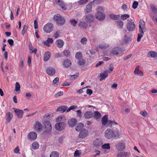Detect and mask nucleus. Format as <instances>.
<instances>
[{
	"label": "nucleus",
	"instance_id": "9b49d317",
	"mask_svg": "<svg viewBox=\"0 0 157 157\" xmlns=\"http://www.w3.org/2000/svg\"><path fill=\"white\" fill-rule=\"evenodd\" d=\"M125 147V144L122 143L117 144L115 146L116 149L118 151H121L124 150Z\"/></svg>",
	"mask_w": 157,
	"mask_h": 157
},
{
	"label": "nucleus",
	"instance_id": "de8ad7c7",
	"mask_svg": "<svg viewBox=\"0 0 157 157\" xmlns=\"http://www.w3.org/2000/svg\"><path fill=\"white\" fill-rule=\"evenodd\" d=\"M140 114L145 117H148V115L147 113L145 111H140Z\"/></svg>",
	"mask_w": 157,
	"mask_h": 157
},
{
	"label": "nucleus",
	"instance_id": "052dcab7",
	"mask_svg": "<svg viewBox=\"0 0 157 157\" xmlns=\"http://www.w3.org/2000/svg\"><path fill=\"white\" fill-rule=\"evenodd\" d=\"M28 27L26 25H24L23 27V29L21 31V33L23 35L26 32Z\"/></svg>",
	"mask_w": 157,
	"mask_h": 157
},
{
	"label": "nucleus",
	"instance_id": "a19ab883",
	"mask_svg": "<svg viewBox=\"0 0 157 157\" xmlns=\"http://www.w3.org/2000/svg\"><path fill=\"white\" fill-rule=\"evenodd\" d=\"M150 7L152 12L154 14H156L157 13V8L153 4H151L150 5Z\"/></svg>",
	"mask_w": 157,
	"mask_h": 157
},
{
	"label": "nucleus",
	"instance_id": "e433bc0d",
	"mask_svg": "<svg viewBox=\"0 0 157 157\" xmlns=\"http://www.w3.org/2000/svg\"><path fill=\"white\" fill-rule=\"evenodd\" d=\"M109 17L113 20H117L120 19V16L119 15L111 14L109 15Z\"/></svg>",
	"mask_w": 157,
	"mask_h": 157
},
{
	"label": "nucleus",
	"instance_id": "bb28decb",
	"mask_svg": "<svg viewBox=\"0 0 157 157\" xmlns=\"http://www.w3.org/2000/svg\"><path fill=\"white\" fill-rule=\"evenodd\" d=\"M56 3L60 6L64 10L66 9L64 4L61 0H55Z\"/></svg>",
	"mask_w": 157,
	"mask_h": 157
},
{
	"label": "nucleus",
	"instance_id": "6e6552de",
	"mask_svg": "<svg viewBox=\"0 0 157 157\" xmlns=\"http://www.w3.org/2000/svg\"><path fill=\"white\" fill-rule=\"evenodd\" d=\"M139 32L142 34H144V31H145L146 29L145 22L143 20L141 19L139 21Z\"/></svg>",
	"mask_w": 157,
	"mask_h": 157
},
{
	"label": "nucleus",
	"instance_id": "0eeeda50",
	"mask_svg": "<svg viewBox=\"0 0 157 157\" xmlns=\"http://www.w3.org/2000/svg\"><path fill=\"white\" fill-rule=\"evenodd\" d=\"M44 125L45 126V131L46 133H48L50 132L52 129L51 124L48 121H44Z\"/></svg>",
	"mask_w": 157,
	"mask_h": 157
},
{
	"label": "nucleus",
	"instance_id": "2eb2a0df",
	"mask_svg": "<svg viewBox=\"0 0 157 157\" xmlns=\"http://www.w3.org/2000/svg\"><path fill=\"white\" fill-rule=\"evenodd\" d=\"M88 134L87 130L85 129H83L80 132L79 136L80 138H84L87 136Z\"/></svg>",
	"mask_w": 157,
	"mask_h": 157
},
{
	"label": "nucleus",
	"instance_id": "bf43d9fd",
	"mask_svg": "<svg viewBox=\"0 0 157 157\" xmlns=\"http://www.w3.org/2000/svg\"><path fill=\"white\" fill-rule=\"evenodd\" d=\"M70 22L71 24L73 26H75L76 24L77 23V21L75 19H72L70 21Z\"/></svg>",
	"mask_w": 157,
	"mask_h": 157
},
{
	"label": "nucleus",
	"instance_id": "4d7b16f0",
	"mask_svg": "<svg viewBox=\"0 0 157 157\" xmlns=\"http://www.w3.org/2000/svg\"><path fill=\"white\" fill-rule=\"evenodd\" d=\"M109 45H105V44L100 45H99V48L101 49H105L106 48L108 47Z\"/></svg>",
	"mask_w": 157,
	"mask_h": 157
},
{
	"label": "nucleus",
	"instance_id": "20e7f679",
	"mask_svg": "<svg viewBox=\"0 0 157 157\" xmlns=\"http://www.w3.org/2000/svg\"><path fill=\"white\" fill-rule=\"evenodd\" d=\"M53 29V25L52 23H48L45 25L43 27L44 31L46 33H49Z\"/></svg>",
	"mask_w": 157,
	"mask_h": 157
},
{
	"label": "nucleus",
	"instance_id": "864d4df0",
	"mask_svg": "<svg viewBox=\"0 0 157 157\" xmlns=\"http://www.w3.org/2000/svg\"><path fill=\"white\" fill-rule=\"evenodd\" d=\"M77 108V106L76 105H73L71 106L69 108L67 109V112H68L70 111L71 110H73L74 109Z\"/></svg>",
	"mask_w": 157,
	"mask_h": 157
},
{
	"label": "nucleus",
	"instance_id": "338daca9",
	"mask_svg": "<svg viewBox=\"0 0 157 157\" xmlns=\"http://www.w3.org/2000/svg\"><path fill=\"white\" fill-rule=\"evenodd\" d=\"M132 55V54H130L127 55V56H125L124 57V60H127V59H129L131 57Z\"/></svg>",
	"mask_w": 157,
	"mask_h": 157
},
{
	"label": "nucleus",
	"instance_id": "b1692460",
	"mask_svg": "<svg viewBox=\"0 0 157 157\" xmlns=\"http://www.w3.org/2000/svg\"><path fill=\"white\" fill-rule=\"evenodd\" d=\"M84 127V124L82 123H80L78 124L75 128V130L78 132L82 130Z\"/></svg>",
	"mask_w": 157,
	"mask_h": 157
},
{
	"label": "nucleus",
	"instance_id": "423d86ee",
	"mask_svg": "<svg viewBox=\"0 0 157 157\" xmlns=\"http://www.w3.org/2000/svg\"><path fill=\"white\" fill-rule=\"evenodd\" d=\"M123 53L122 49L120 48H114L111 51L110 55L111 56L117 55L121 54Z\"/></svg>",
	"mask_w": 157,
	"mask_h": 157
},
{
	"label": "nucleus",
	"instance_id": "cd10ccee",
	"mask_svg": "<svg viewBox=\"0 0 157 157\" xmlns=\"http://www.w3.org/2000/svg\"><path fill=\"white\" fill-rule=\"evenodd\" d=\"M93 116V113L92 112L88 111L86 112L84 114V116L86 118L89 119Z\"/></svg>",
	"mask_w": 157,
	"mask_h": 157
},
{
	"label": "nucleus",
	"instance_id": "13d9d810",
	"mask_svg": "<svg viewBox=\"0 0 157 157\" xmlns=\"http://www.w3.org/2000/svg\"><path fill=\"white\" fill-rule=\"evenodd\" d=\"M81 153L80 151L77 150L75 151L74 155L75 157H79V156L81 154Z\"/></svg>",
	"mask_w": 157,
	"mask_h": 157
},
{
	"label": "nucleus",
	"instance_id": "4be33fe9",
	"mask_svg": "<svg viewBox=\"0 0 157 157\" xmlns=\"http://www.w3.org/2000/svg\"><path fill=\"white\" fill-rule=\"evenodd\" d=\"M115 24L117 27L118 29H121L123 28L124 25V22L122 21L119 20L116 21L115 22Z\"/></svg>",
	"mask_w": 157,
	"mask_h": 157
},
{
	"label": "nucleus",
	"instance_id": "58836bf2",
	"mask_svg": "<svg viewBox=\"0 0 157 157\" xmlns=\"http://www.w3.org/2000/svg\"><path fill=\"white\" fill-rule=\"evenodd\" d=\"M50 157H59V154L56 151L52 152L50 155Z\"/></svg>",
	"mask_w": 157,
	"mask_h": 157
},
{
	"label": "nucleus",
	"instance_id": "a211bd4d",
	"mask_svg": "<svg viewBox=\"0 0 157 157\" xmlns=\"http://www.w3.org/2000/svg\"><path fill=\"white\" fill-rule=\"evenodd\" d=\"M77 122V120L75 118H71L68 121V124L70 127H73Z\"/></svg>",
	"mask_w": 157,
	"mask_h": 157
},
{
	"label": "nucleus",
	"instance_id": "9d476101",
	"mask_svg": "<svg viewBox=\"0 0 157 157\" xmlns=\"http://www.w3.org/2000/svg\"><path fill=\"white\" fill-rule=\"evenodd\" d=\"M66 121L67 118L64 115H61L58 117L56 119V121L57 123L66 124Z\"/></svg>",
	"mask_w": 157,
	"mask_h": 157
},
{
	"label": "nucleus",
	"instance_id": "0e129e2a",
	"mask_svg": "<svg viewBox=\"0 0 157 157\" xmlns=\"http://www.w3.org/2000/svg\"><path fill=\"white\" fill-rule=\"evenodd\" d=\"M143 35L141 33V34H138V37L137 39V41L138 42H140L141 40V38L142 37Z\"/></svg>",
	"mask_w": 157,
	"mask_h": 157
},
{
	"label": "nucleus",
	"instance_id": "37998d69",
	"mask_svg": "<svg viewBox=\"0 0 157 157\" xmlns=\"http://www.w3.org/2000/svg\"><path fill=\"white\" fill-rule=\"evenodd\" d=\"M13 109L14 110L15 114L18 118H19L20 117V109H17L14 108H13Z\"/></svg>",
	"mask_w": 157,
	"mask_h": 157
},
{
	"label": "nucleus",
	"instance_id": "8fccbe9b",
	"mask_svg": "<svg viewBox=\"0 0 157 157\" xmlns=\"http://www.w3.org/2000/svg\"><path fill=\"white\" fill-rule=\"evenodd\" d=\"M15 91L17 92L20 91V84L18 82H17L16 83Z\"/></svg>",
	"mask_w": 157,
	"mask_h": 157
},
{
	"label": "nucleus",
	"instance_id": "774afa93",
	"mask_svg": "<svg viewBox=\"0 0 157 157\" xmlns=\"http://www.w3.org/2000/svg\"><path fill=\"white\" fill-rule=\"evenodd\" d=\"M14 153H19V150L18 146H17V147L14 149Z\"/></svg>",
	"mask_w": 157,
	"mask_h": 157
},
{
	"label": "nucleus",
	"instance_id": "ddd939ff",
	"mask_svg": "<svg viewBox=\"0 0 157 157\" xmlns=\"http://www.w3.org/2000/svg\"><path fill=\"white\" fill-rule=\"evenodd\" d=\"M94 17L93 15L89 14L85 16V20L87 22L90 23L94 21Z\"/></svg>",
	"mask_w": 157,
	"mask_h": 157
},
{
	"label": "nucleus",
	"instance_id": "c756f323",
	"mask_svg": "<svg viewBox=\"0 0 157 157\" xmlns=\"http://www.w3.org/2000/svg\"><path fill=\"white\" fill-rule=\"evenodd\" d=\"M67 107L66 106H61L59 107L56 109L57 111H59L60 113H63L67 109Z\"/></svg>",
	"mask_w": 157,
	"mask_h": 157
},
{
	"label": "nucleus",
	"instance_id": "393cba45",
	"mask_svg": "<svg viewBox=\"0 0 157 157\" xmlns=\"http://www.w3.org/2000/svg\"><path fill=\"white\" fill-rule=\"evenodd\" d=\"M7 117L6 118V124H7L9 123L12 120L13 117L12 114L8 112L6 114Z\"/></svg>",
	"mask_w": 157,
	"mask_h": 157
},
{
	"label": "nucleus",
	"instance_id": "6e6d98bb",
	"mask_svg": "<svg viewBox=\"0 0 157 157\" xmlns=\"http://www.w3.org/2000/svg\"><path fill=\"white\" fill-rule=\"evenodd\" d=\"M64 55L66 57H67L70 56V52L68 50H65L63 51Z\"/></svg>",
	"mask_w": 157,
	"mask_h": 157
},
{
	"label": "nucleus",
	"instance_id": "f257e3e1",
	"mask_svg": "<svg viewBox=\"0 0 157 157\" xmlns=\"http://www.w3.org/2000/svg\"><path fill=\"white\" fill-rule=\"evenodd\" d=\"M120 134L118 131H113L112 129H108L105 132V136L107 139H111L113 137H118Z\"/></svg>",
	"mask_w": 157,
	"mask_h": 157
},
{
	"label": "nucleus",
	"instance_id": "ea45409f",
	"mask_svg": "<svg viewBox=\"0 0 157 157\" xmlns=\"http://www.w3.org/2000/svg\"><path fill=\"white\" fill-rule=\"evenodd\" d=\"M85 60L82 58L78 59V63L79 65H83L85 64Z\"/></svg>",
	"mask_w": 157,
	"mask_h": 157
},
{
	"label": "nucleus",
	"instance_id": "c9c22d12",
	"mask_svg": "<svg viewBox=\"0 0 157 157\" xmlns=\"http://www.w3.org/2000/svg\"><path fill=\"white\" fill-rule=\"evenodd\" d=\"M148 55L152 57L157 59V52L154 51H150L148 53Z\"/></svg>",
	"mask_w": 157,
	"mask_h": 157
},
{
	"label": "nucleus",
	"instance_id": "1a4fd4ad",
	"mask_svg": "<svg viewBox=\"0 0 157 157\" xmlns=\"http://www.w3.org/2000/svg\"><path fill=\"white\" fill-rule=\"evenodd\" d=\"M66 126V124L57 122L55 125V128L57 130L61 131L64 129Z\"/></svg>",
	"mask_w": 157,
	"mask_h": 157
},
{
	"label": "nucleus",
	"instance_id": "7ed1b4c3",
	"mask_svg": "<svg viewBox=\"0 0 157 157\" xmlns=\"http://www.w3.org/2000/svg\"><path fill=\"white\" fill-rule=\"evenodd\" d=\"M127 21V22L126 24V27L127 30L129 31H133L136 28V25L134 23L128 19Z\"/></svg>",
	"mask_w": 157,
	"mask_h": 157
},
{
	"label": "nucleus",
	"instance_id": "c85d7f7f",
	"mask_svg": "<svg viewBox=\"0 0 157 157\" xmlns=\"http://www.w3.org/2000/svg\"><path fill=\"white\" fill-rule=\"evenodd\" d=\"M56 44L58 47L61 48L63 47L64 42L61 40H58L56 41Z\"/></svg>",
	"mask_w": 157,
	"mask_h": 157
},
{
	"label": "nucleus",
	"instance_id": "6ab92c4d",
	"mask_svg": "<svg viewBox=\"0 0 157 157\" xmlns=\"http://www.w3.org/2000/svg\"><path fill=\"white\" fill-rule=\"evenodd\" d=\"M131 155L130 153L125 151H122L119 152L117 155V157H123L124 156L125 157H129Z\"/></svg>",
	"mask_w": 157,
	"mask_h": 157
},
{
	"label": "nucleus",
	"instance_id": "79ce46f5",
	"mask_svg": "<svg viewBox=\"0 0 157 157\" xmlns=\"http://www.w3.org/2000/svg\"><path fill=\"white\" fill-rule=\"evenodd\" d=\"M102 148L105 149H109L110 148V145L109 144H105L102 145Z\"/></svg>",
	"mask_w": 157,
	"mask_h": 157
},
{
	"label": "nucleus",
	"instance_id": "09e8293b",
	"mask_svg": "<svg viewBox=\"0 0 157 157\" xmlns=\"http://www.w3.org/2000/svg\"><path fill=\"white\" fill-rule=\"evenodd\" d=\"M87 41V39L85 37H83L80 40L81 42L83 44H86Z\"/></svg>",
	"mask_w": 157,
	"mask_h": 157
},
{
	"label": "nucleus",
	"instance_id": "c03bdc74",
	"mask_svg": "<svg viewBox=\"0 0 157 157\" xmlns=\"http://www.w3.org/2000/svg\"><path fill=\"white\" fill-rule=\"evenodd\" d=\"M75 57L78 59L82 58V53L81 52L76 53L75 54Z\"/></svg>",
	"mask_w": 157,
	"mask_h": 157
},
{
	"label": "nucleus",
	"instance_id": "3c124183",
	"mask_svg": "<svg viewBox=\"0 0 157 157\" xmlns=\"http://www.w3.org/2000/svg\"><path fill=\"white\" fill-rule=\"evenodd\" d=\"M60 31L59 30L56 31L54 33V37L55 38H57L59 36Z\"/></svg>",
	"mask_w": 157,
	"mask_h": 157
},
{
	"label": "nucleus",
	"instance_id": "5701e85b",
	"mask_svg": "<svg viewBox=\"0 0 157 157\" xmlns=\"http://www.w3.org/2000/svg\"><path fill=\"white\" fill-rule=\"evenodd\" d=\"M102 144V140L101 139H97L94 141V145L95 146H100Z\"/></svg>",
	"mask_w": 157,
	"mask_h": 157
},
{
	"label": "nucleus",
	"instance_id": "e2e57ef3",
	"mask_svg": "<svg viewBox=\"0 0 157 157\" xmlns=\"http://www.w3.org/2000/svg\"><path fill=\"white\" fill-rule=\"evenodd\" d=\"M78 76V74L76 73L75 74L72 75L71 76V78L72 79H75Z\"/></svg>",
	"mask_w": 157,
	"mask_h": 157
},
{
	"label": "nucleus",
	"instance_id": "473e14b6",
	"mask_svg": "<svg viewBox=\"0 0 157 157\" xmlns=\"http://www.w3.org/2000/svg\"><path fill=\"white\" fill-rule=\"evenodd\" d=\"M134 73L135 75H137L140 76H142L144 75L143 72L141 70H139L138 67H136L135 69Z\"/></svg>",
	"mask_w": 157,
	"mask_h": 157
},
{
	"label": "nucleus",
	"instance_id": "a878e982",
	"mask_svg": "<svg viewBox=\"0 0 157 157\" xmlns=\"http://www.w3.org/2000/svg\"><path fill=\"white\" fill-rule=\"evenodd\" d=\"M118 124L114 121L109 120V122L107 124V126L112 128L116 126Z\"/></svg>",
	"mask_w": 157,
	"mask_h": 157
},
{
	"label": "nucleus",
	"instance_id": "4468645a",
	"mask_svg": "<svg viewBox=\"0 0 157 157\" xmlns=\"http://www.w3.org/2000/svg\"><path fill=\"white\" fill-rule=\"evenodd\" d=\"M46 71L47 74L51 76L54 75L56 72L55 69L51 67H48L46 69Z\"/></svg>",
	"mask_w": 157,
	"mask_h": 157
},
{
	"label": "nucleus",
	"instance_id": "2f4dec72",
	"mask_svg": "<svg viewBox=\"0 0 157 157\" xmlns=\"http://www.w3.org/2000/svg\"><path fill=\"white\" fill-rule=\"evenodd\" d=\"M71 64V61L68 59L65 60L63 62V65L66 67H70Z\"/></svg>",
	"mask_w": 157,
	"mask_h": 157
},
{
	"label": "nucleus",
	"instance_id": "a18cd8bd",
	"mask_svg": "<svg viewBox=\"0 0 157 157\" xmlns=\"http://www.w3.org/2000/svg\"><path fill=\"white\" fill-rule=\"evenodd\" d=\"M89 0H80L78 2L79 5H82L87 3Z\"/></svg>",
	"mask_w": 157,
	"mask_h": 157
},
{
	"label": "nucleus",
	"instance_id": "39448f33",
	"mask_svg": "<svg viewBox=\"0 0 157 157\" xmlns=\"http://www.w3.org/2000/svg\"><path fill=\"white\" fill-rule=\"evenodd\" d=\"M33 127L35 130L37 132H40L43 128L42 124L38 121H36L35 123L33 125Z\"/></svg>",
	"mask_w": 157,
	"mask_h": 157
},
{
	"label": "nucleus",
	"instance_id": "49530a36",
	"mask_svg": "<svg viewBox=\"0 0 157 157\" xmlns=\"http://www.w3.org/2000/svg\"><path fill=\"white\" fill-rule=\"evenodd\" d=\"M129 17V15L128 14H124L121 15V18L122 20H125Z\"/></svg>",
	"mask_w": 157,
	"mask_h": 157
},
{
	"label": "nucleus",
	"instance_id": "5fc2aeb1",
	"mask_svg": "<svg viewBox=\"0 0 157 157\" xmlns=\"http://www.w3.org/2000/svg\"><path fill=\"white\" fill-rule=\"evenodd\" d=\"M156 14L154 13L151 14V16L152 20L155 21L156 22L157 21V15H156Z\"/></svg>",
	"mask_w": 157,
	"mask_h": 157
},
{
	"label": "nucleus",
	"instance_id": "603ef678",
	"mask_svg": "<svg viewBox=\"0 0 157 157\" xmlns=\"http://www.w3.org/2000/svg\"><path fill=\"white\" fill-rule=\"evenodd\" d=\"M138 5V2L137 1H135L133 3L132 7L134 9H136L137 8Z\"/></svg>",
	"mask_w": 157,
	"mask_h": 157
},
{
	"label": "nucleus",
	"instance_id": "f03ea898",
	"mask_svg": "<svg viewBox=\"0 0 157 157\" xmlns=\"http://www.w3.org/2000/svg\"><path fill=\"white\" fill-rule=\"evenodd\" d=\"M53 19L56 22L58 25H63L65 21V20L64 17L59 14H56L54 16Z\"/></svg>",
	"mask_w": 157,
	"mask_h": 157
},
{
	"label": "nucleus",
	"instance_id": "f8f14e48",
	"mask_svg": "<svg viewBox=\"0 0 157 157\" xmlns=\"http://www.w3.org/2000/svg\"><path fill=\"white\" fill-rule=\"evenodd\" d=\"M36 133L34 132H31L29 133L28 135V138L32 140H35L37 138Z\"/></svg>",
	"mask_w": 157,
	"mask_h": 157
},
{
	"label": "nucleus",
	"instance_id": "680f3d73",
	"mask_svg": "<svg viewBox=\"0 0 157 157\" xmlns=\"http://www.w3.org/2000/svg\"><path fill=\"white\" fill-rule=\"evenodd\" d=\"M63 94V92L60 91L58 93L55 94V96L56 98H58L59 97L61 96Z\"/></svg>",
	"mask_w": 157,
	"mask_h": 157
},
{
	"label": "nucleus",
	"instance_id": "f3484780",
	"mask_svg": "<svg viewBox=\"0 0 157 157\" xmlns=\"http://www.w3.org/2000/svg\"><path fill=\"white\" fill-rule=\"evenodd\" d=\"M95 17L99 20H101L105 19V16L104 14L101 12H98L95 15Z\"/></svg>",
	"mask_w": 157,
	"mask_h": 157
},
{
	"label": "nucleus",
	"instance_id": "72a5a7b5",
	"mask_svg": "<svg viewBox=\"0 0 157 157\" xmlns=\"http://www.w3.org/2000/svg\"><path fill=\"white\" fill-rule=\"evenodd\" d=\"M92 7L91 3L88 4L85 8L84 11L85 13H89L91 11Z\"/></svg>",
	"mask_w": 157,
	"mask_h": 157
},
{
	"label": "nucleus",
	"instance_id": "412c9836",
	"mask_svg": "<svg viewBox=\"0 0 157 157\" xmlns=\"http://www.w3.org/2000/svg\"><path fill=\"white\" fill-rule=\"evenodd\" d=\"M108 116L105 115L102 118V125L107 126V124L109 122V120H108Z\"/></svg>",
	"mask_w": 157,
	"mask_h": 157
},
{
	"label": "nucleus",
	"instance_id": "dca6fc26",
	"mask_svg": "<svg viewBox=\"0 0 157 157\" xmlns=\"http://www.w3.org/2000/svg\"><path fill=\"white\" fill-rule=\"evenodd\" d=\"M110 73V71H109L108 70L104 71L103 72L100 74V77H101L100 81H101L104 79L108 76V73Z\"/></svg>",
	"mask_w": 157,
	"mask_h": 157
},
{
	"label": "nucleus",
	"instance_id": "4c0bfd02",
	"mask_svg": "<svg viewBox=\"0 0 157 157\" xmlns=\"http://www.w3.org/2000/svg\"><path fill=\"white\" fill-rule=\"evenodd\" d=\"M39 144L37 142H34L32 144V147L33 149H37L39 147Z\"/></svg>",
	"mask_w": 157,
	"mask_h": 157
},
{
	"label": "nucleus",
	"instance_id": "7c9ffc66",
	"mask_svg": "<svg viewBox=\"0 0 157 157\" xmlns=\"http://www.w3.org/2000/svg\"><path fill=\"white\" fill-rule=\"evenodd\" d=\"M88 26L87 24L84 21H81L79 24V26L81 29H85Z\"/></svg>",
	"mask_w": 157,
	"mask_h": 157
},
{
	"label": "nucleus",
	"instance_id": "f704fd0d",
	"mask_svg": "<svg viewBox=\"0 0 157 157\" xmlns=\"http://www.w3.org/2000/svg\"><path fill=\"white\" fill-rule=\"evenodd\" d=\"M93 116L96 119L98 120L101 117V114L98 111H94V113H93Z\"/></svg>",
	"mask_w": 157,
	"mask_h": 157
},
{
	"label": "nucleus",
	"instance_id": "aec40b11",
	"mask_svg": "<svg viewBox=\"0 0 157 157\" xmlns=\"http://www.w3.org/2000/svg\"><path fill=\"white\" fill-rule=\"evenodd\" d=\"M51 56V54L50 52L47 51L44 53L43 55V59L45 61H48Z\"/></svg>",
	"mask_w": 157,
	"mask_h": 157
},
{
	"label": "nucleus",
	"instance_id": "69168bd1",
	"mask_svg": "<svg viewBox=\"0 0 157 157\" xmlns=\"http://www.w3.org/2000/svg\"><path fill=\"white\" fill-rule=\"evenodd\" d=\"M71 82H64L62 84L63 86H68L71 85Z\"/></svg>",
	"mask_w": 157,
	"mask_h": 157
}]
</instances>
